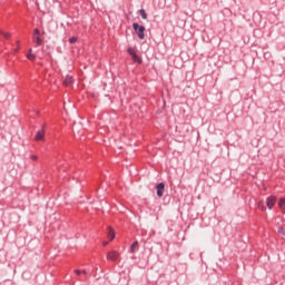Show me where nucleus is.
<instances>
[{
    "instance_id": "f257e3e1",
    "label": "nucleus",
    "mask_w": 285,
    "mask_h": 285,
    "mask_svg": "<svg viewBox=\"0 0 285 285\" xmlns=\"http://www.w3.org/2000/svg\"><path fill=\"white\" fill-rule=\"evenodd\" d=\"M132 28H134L138 39H140V40L146 39V33H145L146 32V27L139 26V23L134 22Z\"/></svg>"
},
{
    "instance_id": "f03ea898",
    "label": "nucleus",
    "mask_w": 285,
    "mask_h": 285,
    "mask_svg": "<svg viewBox=\"0 0 285 285\" xmlns=\"http://www.w3.org/2000/svg\"><path fill=\"white\" fill-rule=\"evenodd\" d=\"M128 55H130L132 61H135V63H141V58L137 56V52L135 51V48L129 47L127 49Z\"/></svg>"
},
{
    "instance_id": "7ed1b4c3",
    "label": "nucleus",
    "mask_w": 285,
    "mask_h": 285,
    "mask_svg": "<svg viewBox=\"0 0 285 285\" xmlns=\"http://www.w3.org/2000/svg\"><path fill=\"white\" fill-rule=\"evenodd\" d=\"M107 259L108 262H118L119 261V252L111 250L107 253Z\"/></svg>"
},
{
    "instance_id": "20e7f679",
    "label": "nucleus",
    "mask_w": 285,
    "mask_h": 285,
    "mask_svg": "<svg viewBox=\"0 0 285 285\" xmlns=\"http://www.w3.org/2000/svg\"><path fill=\"white\" fill-rule=\"evenodd\" d=\"M157 197H164V190H166V184L159 183L156 185Z\"/></svg>"
},
{
    "instance_id": "39448f33",
    "label": "nucleus",
    "mask_w": 285,
    "mask_h": 285,
    "mask_svg": "<svg viewBox=\"0 0 285 285\" xmlns=\"http://www.w3.org/2000/svg\"><path fill=\"white\" fill-rule=\"evenodd\" d=\"M46 139V129L38 130L35 137L36 141H43Z\"/></svg>"
},
{
    "instance_id": "423d86ee",
    "label": "nucleus",
    "mask_w": 285,
    "mask_h": 285,
    "mask_svg": "<svg viewBox=\"0 0 285 285\" xmlns=\"http://www.w3.org/2000/svg\"><path fill=\"white\" fill-rule=\"evenodd\" d=\"M275 204H277V198L275 196L267 197L266 205L269 210L273 208V206H275Z\"/></svg>"
},
{
    "instance_id": "0eeeda50",
    "label": "nucleus",
    "mask_w": 285,
    "mask_h": 285,
    "mask_svg": "<svg viewBox=\"0 0 285 285\" xmlns=\"http://www.w3.org/2000/svg\"><path fill=\"white\" fill-rule=\"evenodd\" d=\"M72 83H75V78H72V76L67 75L63 81V86H66L67 88L72 86Z\"/></svg>"
},
{
    "instance_id": "6e6552de",
    "label": "nucleus",
    "mask_w": 285,
    "mask_h": 285,
    "mask_svg": "<svg viewBox=\"0 0 285 285\" xmlns=\"http://www.w3.org/2000/svg\"><path fill=\"white\" fill-rule=\"evenodd\" d=\"M32 41L36 46H43V39L41 36H32Z\"/></svg>"
},
{
    "instance_id": "1a4fd4ad",
    "label": "nucleus",
    "mask_w": 285,
    "mask_h": 285,
    "mask_svg": "<svg viewBox=\"0 0 285 285\" xmlns=\"http://www.w3.org/2000/svg\"><path fill=\"white\" fill-rule=\"evenodd\" d=\"M27 59H28L29 61H35V59H37V55L32 53V48H30V49L28 50Z\"/></svg>"
},
{
    "instance_id": "9d476101",
    "label": "nucleus",
    "mask_w": 285,
    "mask_h": 285,
    "mask_svg": "<svg viewBox=\"0 0 285 285\" xmlns=\"http://www.w3.org/2000/svg\"><path fill=\"white\" fill-rule=\"evenodd\" d=\"M116 235H115V229L112 227L108 228V239L109 242H112V239H115Z\"/></svg>"
},
{
    "instance_id": "9b49d317",
    "label": "nucleus",
    "mask_w": 285,
    "mask_h": 285,
    "mask_svg": "<svg viewBox=\"0 0 285 285\" xmlns=\"http://www.w3.org/2000/svg\"><path fill=\"white\" fill-rule=\"evenodd\" d=\"M136 248H139V242H137V240L131 244L129 252L135 253Z\"/></svg>"
},
{
    "instance_id": "f8f14e48",
    "label": "nucleus",
    "mask_w": 285,
    "mask_h": 285,
    "mask_svg": "<svg viewBox=\"0 0 285 285\" xmlns=\"http://www.w3.org/2000/svg\"><path fill=\"white\" fill-rule=\"evenodd\" d=\"M139 14H140L141 19H145V20L148 19V13H146L145 9H140Z\"/></svg>"
},
{
    "instance_id": "ddd939ff",
    "label": "nucleus",
    "mask_w": 285,
    "mask_h": 285,
    "mask_svg": "<svg viewBox=\"0 0 285 285\" xmlns=\"http://www.w3.org/2000/svg\"><path fill=\"white\" fill-rule=\"evenodd\" d=\"M0 35H2V37H4V39H10L12 37V35L10 32H6L3 30H0Z\"/></svg>"
},
{
    "instance_id": "4468645a",
    "label": "nucleus",
    "mask_w": 285,
    "mask_h": 285,
    "mask_svg": "<svg viewBox=\"0 0 285 285\" xmlns=\"http://www.w3.org/2000/svg\"><path fill=\"white\" fill-rule=\"evenodd\" d=\"M278 206H279V208H282V210H285V198L279 199Z\"/></svg>"
},
{
    "instance_id": "2eb2a0df",
    "label": "nucleus",
    "mask_w": 285,
    "mask_h": 285,
    "mask_svg": "<svg viewBox=\"0 0 285 285\" xmlns=\"http://www.w3.org/2000/svg\"><path fill=\"white\" fill-rule=\"evenodd\" d=\"M33 37H41V31L39 29L33 30Z\"/></svg>"
},
{
    "instance_id": "dca6fc26",
    "label": "nucleus",
    "mask_w": 285,
    "mask_h": 285,
    "mask_svg": "<svg viewBox=\"0 0 285 285\" xmlns=\"http://www.w3.org/2000/svg\"><path fill=\"white\" fill-rule=\"evenodd\" d=\"M77 37L69 38V43H77Z\"/></svg>"
},
{
    "instance_id": "f3484780",
    "label": "nucleus",
    "mask_w": 285,
    "mask_h": 285,
    "mask_svg": "<svg viewBox=\"0 0 285 285\" xmlns=\"http://www.w3.org/2000/svg\"><path fill=\"white\" fill-rule=\"evenodd\" d=\"M277 233H278L279 235H285V233H284V227H278V228H277Z\"/></svg>"
},
{
    "instance_id": "a211bd4d",
    "label": "nucleus",
    "mask_w": 285,
    "mask_h": 285,
    "mask_svg": "<svg viewBox=\"0 0 285 285\" xmlns=\"http://www.w3.org/2000/svg\"><path fill=\"white\" fill-rule=\"evenodd\" d=\"M30 159H31L32 161H37V159H39V157H37V155H31V156H30Z\"/></svg>"
},
{
    "instance_id": "6ab92c4d",
    "label": "nucleus",
    "mask_w": 285,
    "mask_h": 285,
    "mask_svg": "<svg viewBox=\"0 0 285 285\" xmlns=\"http://www.w3.org/2000/svg\"><path fill=\"white\" fill-rule=\"evenodd\" d=\"M73 273H75V275H78V277L81 276V271L80 269H75Z\"/></svg>"
},
{
    "instance_id": "aec40b11",
    "label": "nucleus",
    "mask_w": 285,
    "mask_h": 285,
    "mask_svg": "<svg viewBox=\"0 0 285 285\" xmlns=\"http://www.w3.org/2000/svg\"><path fill=\"white\" fill-rule=\"evenodd\" d=\"M81 275H85V277H86V275H88V272L86 269H82Z\"/></svg>"
},
{
    "instance_id": "412c9836",
    "label": "nucleus",
    "mask_w": 285,
    "mask_h": 285,
    "mask_svg": "<svg viewBox=\"0 0 285 285\" xmlns=\"http://www.w3.org/2000/svg\"><path fill=\"white\" fill-rule=\"evenodd\" d=\"M102 246H108V242L102 243Z\"/></svg>"
},
{
    "instance_id": "4be33fe9",
    "label": "nucleus",
    "mask_w": 285,
    "mask_h": 285,
    "mask_svg": "<svg viewBox=\"0 0 285 285\" xmlns=\"http://www.w3.org/2000/svg\"><path fill=\"white\" fill-rule=\"evenodd\" d=\"M19 43H21V41H19V40H18V41H17V46H18V48H19Z\"/></svg>"
},
{
    "instance_id": "5701e85b",
    "label": "nucleus",
    "mask_w": 285,
    "mask_h": 285,
    "mask_svg": "<svg viewBox=\"0 0 285 285\" xmlns=\"http://www.w3.org/2000/svg\"><path fill=\"white\" fill-rule=\"evenodd\" d=\"M19 50V47H17L16 49H14V52H17Z\"/></svg>"
}]
</instances>
